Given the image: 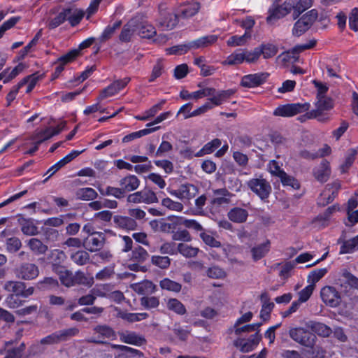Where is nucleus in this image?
<instances>
[{
  "label": "nucleus",
  "instance_id": "1",
  "mask_svg": "<svg viewBox=\"0 0 358 358\" xmlns=\"http://www.w3.org/2000/svg\"><path fill=\"white\" fill-rule=\"evenodd\" d=\"M316 103V108L307 113L308 118H316L320 122H326L329 119L327 111L331 110L333 106V100L327 96H320Z\"/></svg>",
  "mask_w": 358,
  "mask_h": 358
},
{
  "label": "nucleus",
  "instance_id": "2",
  "mask_svg": "<svg viewBox=\"0 0 358 358\" xmlns=\"http://www.w3.org/2000/svg\"><path fill=\"white\" fill-rule=\"evenodd\" d=\"M247 185L262 200L268 199L272 191L270 183L262 177L249 180L247 182Z\"/></svg>",
  "mask_w": 358,
  "mask_h": 358
},
{
  "label": "nucleus",
  "instance_id": "3",
  "mask_svg": "<svg viewBox=\"0 0 358 358\" xmlns=\"http://www.w3.org/2000/svg\"><path fill=\"white\" fill-rule=\"evenodd\" d=\"M127 201L131 203L151 204L158 202L156 194L149 188H144L141 191L130 194L127 197Z\"/></svg>",
  "mask_w": 358,
  "mask_h": 358
},
{
  "label": "nucleus",
  "instance_id": "4",
  "mask_svg": "<svg viewBox=\"0 0 358 358\" xmlns=\"http://www.w3.org/2000/svg\"><path fill=\"white\" fill-rule=\"evenodd\" d=\"M15 276L21 280H31L39 275L38 266L30 262H23L14 269Z\"/></svg>",
  "mask_w": 358,
  "mask_h": 358
},
{
  "label": "nucleus",
  "instance_id": "5",
  "mask_svg": "<svg viewBox=\"0 0 358 358\" xmlns=\"http://www.w3.org/2000/svg\"><path fill=\"white\" fill-rule=\"evenodd\" d=\"M289 334L294 341L308 348H312L315 343L316 336L303 328H292Z\"/></svg>",
  "mask_w": 358,
  "mask_h": 358
},
{
  "label": "nucleus",
  "instance_id": "6",
  "mask_svg": "<svg viewBox=\"0 0 358 358\" xmlns=\"http://www.w3.org/2000/svg\"><path fill=\"white\" fill-rule=\"evenodd\" d=\"M310 103H291L280 106L275 109L273 115L275 116L292 117L297 113L308 110Z\"/></svg>",
  "mask_w": 358,
  "mask_h": 358
},
{
  "label": "nucleus",
  "instance_id": "7",
  "mask_svg": "<svg viewBox=\"0 0 358 358\" xmlns=\"http://www.w3.org/2000/svg\"><path fill=\"white\" fill-rule=\"evenodd\" d=\"M206 90H210V95H206V96L209 97L207 102L212 104V108L222 105L235 93V90L232 89L217 91L213 87H206Z\"/></svg>",
  "mask_w": 358,
  "mask_h": 358
},
{
  "label": "nucleus",
  "instance_id": "8",
  "mask_svg": "<svg viewBox=\"0 0 358 358\" xmlns=\"http://www.w3.org/2000/svg\"><path fill=\"white\" fill-rule=\"evenodd\" d=\"M106 236L103 232L99 231L93 236H87L83 240V246L89 252H98L105 245Z\"/></svg>",
  "mask_w": 358,
  "mask_h": 358
},
{
  "label": "nucleus",
  "instance_id": "9",
  "mask_svg": "<svg viewBox=\"0 0 358 358\" xmlns=\"http://www.w3.org/2000/svg\"><path fill=\"white\" fill-rule=\"evenodd\" d=\"M130 78L126 77L123 79L117 80L101 90L97 100L102 101L104 99L112 96L124 88L129 83Z\"/></svg>",
  "mask_w": 358,
  "mask_h": 358
},
{
  "label": "nucleus",
  "instance_id": "10",
  "mask_svg": "<svg viewBox=\"0 0 358 358\" xmlns=\"http://www.w3.org/2000/svg\"><path fill=\"white\" fill-rule=\"evenodd\" d=\"M324 303L331 307H336L341 303V296L338 292L331 286L323 287L320 292Z\"/></svg>",
  "mask_w": 358,
  "mask_h": 358
},
{
  "label": "nucleus",
  "instance_id": "11",
  "mask_svg": "<svg viewBox=\"0 0 358 358\" xmlns=\"http://www.w3.org/2000/svg\"><path fill=\"white\" fill-rule=\"evenodd\" d=\"M94 331L96 336L92 338L90 341L94 343H105L106 339L115 336L114 330L108 325H98L94 328Z\"/></svg>",
  "mask_w": 358,
  "mask_h": 358
},
{
  "label": "nucleus",
  "instance_id": "12",
  "mask_svg": "<svg viewBox=\"0 0 358 358\" xmlns=\"http://www.w3.org/2000/svg\"><path fill=\"white\" fill-rule=\"evenodd\" d=\"M214 197L210 203L214 206L228 205L231 203V199L234 194L230 192L227 188H220L213 190Z\"/></svg>",
  "mask_w": 358,
  "mask_h": 358
},
{
  "label": "nucleus",
  "instance_id": "13",
  "mask_svg": "<svg viewBox=\"0 0 358 358\" xmlns=\"http://www.w3.org/2000/svg\"><path fill=\"white\" fill-rule=\"evenodd\" d=\"M268 74L266 73H258L244 76L241 82V85L245 87H255L263 84Z\"/></svg>",
  "mask_w": 358,
  "mask_h": 358
},
{
  "label": "nucleus",
  "instance_id": "14",
  "mask_svg": "<svg viewBox=\"0 0 358 358\" xmlns=\"http://www.w3.org/2000/svg\"><path fill=\"white\" fill-rule=\"evenodd\" d=\"M140 183V180L135 175L131 174L124 176L119 181V185L121 187L124 194L137 189Z\"/></svg>",
  "mask_w": 358,
  "mask_h": 358
},
{
  "label": "nucleus",
  "instance_id": "15",
  "mask_svg": "<svg viewBox=\"0 0 358 358\" xmlns=\"http://www.w3.org/2000/svg\"><path fill=\"white\" fill-rule=\"evenodd\" d=\"M79 55V50H72L58 59L59 65L55 68L52 79L57 78L63 71L64 65L73 61Z\"/></svg>",
  "mask_w": 358,
  "mask_h": 358
},
{
  "label": "nucleus",
  "instance_id": "16",
  "mask_svg": "<svg viewBox=\"0 0 358 358\" xmlns=\"http://www.w3.org/2000/svg\"><path fill=\"white\" fill-rule=\"evenodd\" d=\"M341 185L339 180H335L326 185L324 190L321 194L322 199L326 200L323 205L331 202L336 196L338 192L341 189Z\"/></svg>",
  "mask_w": 358,
  "mask_h": 358
},
{
  "label": "nucleus",
  "instance_id": "17",
  "mask_svg": "<svg viewBox=\"0 0 358 358\" xmlns=\"http://www.w3.org/2000/svg\"><path fill=\"white\" fill-rule=\"evenodd\" d=\"M66 259V256L64 252L58 249L51 250L48 256V259L51 264L54 272L63 267L62 264L64 262Z\"/></svg>",
  "mask_w": 358,
  "mask_h": 358
},
{
  "label": "nucleus",
  "instance_id": "18",
  "mask_svg": "<svg viewBox=\"0 0 358 358\" xmlns=\"http://www.w3.org/2000/svg\"><path fill=\"white\" fill-rule=\"evenodd\" d=\"M248 211L241 207H234L227 213L229 220L234 223L241 224L247 221Z\"/></svg>",
  "mask_w": 358,
  "mask_h": 358
},
{
  "label": "nucleus",
  "instance_id": "19",
  "mask_svg": "<svg viewBox=\"0 0 358 358\" xmlns=\"http://www.w3.org/2000/svg\"><path fill=\"white\" fill-rule=\"evenodd\" d=\"M114 223L120 228L126 230H135L138 227L136 221L130 216L115 215Z\"/></svg>",
  "mask_w": 358,
  "mask_h": 358
},
{
  "label": "nucleus",
  "instance_id": "20",
  "mask_svg": "<svg viewBox=\"0 0 358 358\" xmlns=\"http://www.w3.org/2000/svg\"><path fill=\"white\" fill-rule=\"evenodd\" d=\"M218 39L217 35L210 34L200 37L194 41H191L192 48L193 50L201 49L208 48L215 44Z\"/></svg>",
  "mask_w": 358,
  "mask_h": 358
},
{
  "label": "nucleus",
  "instance_id": "21",
  "mask_svg": "<svg viewBox=\"0 0 358 358\" xmlns=\"http://www.w3.org/2000/svg\"><path fill=\"white\" fill-rule=\"evenodd\" d=\"M331 175L329 163L327 160H323L318 167L314 171V176L317 180L321 182L327 181Z\"/></svg>",
  "mask_w": 358,
  "mask_h": 358
},
{
  "label": "nucleus",
  "instance_id": "22",
  "mask_svg": "<svg viewBox=\"0 0 358 358\" xmlns=\"http://www.w3.org/2000/svg\"><path fill=\"white\" fill-rule=\"evenodd\" d=\"M122 342L136 345H141L145 343V339L134 331H125L120 334Z\"/></svg>",
  "mask_w": 358,
  "mask_h": 358
},
{
  "label": "nucleus",
  "instance_id": "23",
  "mask_svg": "<svg viewBox=\"0 0 358 358\" xmlns=\"http://www.w3.org/2000/svg\"><path fill=\"white\" fill-rule=\"evenodd\" d=\"M132 288L136 293L142 295L151 294L156 291V285L150 280L134 284Z\"/></svg>",
  "mask_w": 358,
  "mask_h": 358
},
{
  "label": "nucleus",
  "instance_id": "24",
  "mask_svg": "<svg viewBox=\"0 0 358 358\" xmlns=\"http://www.w3.org/2000/svg\"><path fill=\"white\" fill-rule=\"evenodd\" d=\"M271 242L267 240L264 243L253 247L250 252L254 261L257 262L263 258L270 250Z\"/></svg>",
  "mask_w": 358,
  "mask_h": 358
},
{
  "label": "nucleus",
  "instance_id": "25",
  "mask_svg": "<svg viewBox=\"0 0 358 358\" xmlns=\"http://www.w3.org/2000/svg\"><path fill=\"white\" fill-rule=\"evenodd\" d=\"M66 18L72 27L78 24L84 17L85 13L82 10L66 8Z\"/></svg>",
  "mask_w": 358,
  "mask_h": 358
},
{
  "label": "nucleus",
  "instance_id": "26",
  "mask_svg": "<svg viewBox=\"0 0 358 358\" xmlns=\"http://www.w3.org/2000/svg\"><path fill=\"white\" fill-rule=\"evenodd\" d=\"M116 310H117V317H120L129 322L141 321L148 318L149 316V315L147 313H132L124 312L117 308H116Z\"/></svg>",
  "mask_w": 358,
  "mask_h": 358
},
{
  "label": "nucleus",
  "instance_id": "27",
  "mask_svg": "<svg viewBox=\"0 0 358 358\" xmlns=\"http://www.w3.org/2000/svg\"><path fill=\"white\" fill-rule=\"evenodd\" d=\"M200 8L199 2L188 3L180 7L179 13L183 18L191 17L199 12Z\"/></svg>",
  "mask_w": 358,
  "mask_h": 358
},
{
  "label": "nucleus",
  "instance_id": "28",
  "mask_svg": "<svg viewBox=\"0 0 358 358\" xmlns=\"http://www.w3.org/2000/svg\"><path fill=\"white\" fill-rule=\"evenodd\" d=\"M178 22V15L173 13H167L159 22V25L166 30L173 29Z\"/></svg>",
  "mask_w": 358,
  "mask_h": 358
},
{
  "label": "nucleus",
  "instance_id": "29",
  "mask_svg": "<svg viewBox=\"0 0 358 358\" xmlns=\"http://www.w3.org/2000/svg\"><path fill=\"white\" fill-rule=\"evenodd\" d=\"M177 252L186 258H192L197 256L199 248L180 243L177 245Z\"/></svg>",
  "mask_w": 358,
  "mask_h": 358
},
{
  "label": "nucleus",
  "instance_id": "30",
  "mask_svg": "<svg viewBox=\"0 0 358 358\" xmlns=\"http://www.w3.org/2000/svg\"><path fill=\"white\" fill-rule=\"evenodd\" d=\"M29 249L36 255H44L48 251V246L38 238H32L27 242Z\"/></svg>",
  "mask_w": 358,
  "mask_h": 358
},
{
  "label": "nucleus",
  "instance_id": "31",
  "mask_svg": "<svg viewBox=\"0 0 358 358\" xmlns=\"http://www.w3.org/2000/svg\"><path fill=\"white\" fill-rule=\"evenodd\" d=\"M59 286V285L57 280L52 277H45L36 284V287L41 291L56 290L58 289Z\"/></svg>",
  "mask_w": 358,
  "mask_h": 358
},
{
  "label": "nucleus",
  "instance_id": "32",
  "mask_svg": "<svg viewBox=\"0 0 358 358\" xmlns=\"http://www.w3.org/2000/svg\"><path fill=\"white\" fill-rule=\"evenodd\" d=\"M59 275L61 283L65 287H70L73 286V273L64 267L55 271Z\"/></svg>",
  "mask_w": 358,
  "mask_h": 358
},
{
  "label": "nucleus",
  "instance_id": "33",
  "mask_svg": "<svg viewBox=\"0 0 358 358\" xmlns=\"http://www.w3.org/2000/svg\"><path fill=\"white\" fill-rule=\"evenodd\" d=\"M244 58L243 49H238L229 55L222 64L229 66L238 65L244 62Z\"/></svg>",
  "mask_w": 358,
  "mask_h": 358
},
{
  "label": "nucleus",
  "instance_id": "34",
  "mask_svg": "<svg viewBox=\"0 0 358 358\" xmlns=\"http://www.w3.org/2000/svg\"><path fill=\"white\" fill-rule=\"evenodd\" d=\"M57 134H58V131H53L52 127H48L44 130L36 133L34 136H31V139L36 140V144L40 145L43 141Z\"/></svg>",
  "mask_w": 358,
  "mask_h": 358
},
{
  "label": "nucleus",
  "instance_id": "35",
  "mask_svg": "<svg viewBox=\"0 0 358 358\" xmlns=\"http://www.w3.org/2000/svg\"><path fill=\"white\" fill-rule=\"evenodd\" d=\"M180 188L181 190L182 200H189L194 198L199 192V189L196 185L189 183L181 185Z\"/></svg>",
  "mask_w": 358,
  "mask_h": 358
},
{
  "label": "nucleus",
  "instance_id": "36",
  "mask_svg": "<svg viewBox=\"0 0 358 358\" xmlns=\"http://www.w3.org/2000/svg\"><path fill=\"white\" fill-rule=\"evenodd\" d=\"M160 128V127H151V128H146L138 131L132 132L128 135H126L122 138L123 143H128L130 142L136 138H141L143 136L150 134L157 130H158Z\"/></svg>",
  "mask_w": 358,
  "mask_h": 358
},
{
  "label": "nucleus",
  "instance_id": "37",
  "mask_svg": "<svg viewBox=\"0 0 358 358\" xmlns=\"http://www.w3.org/2000/svg\"><path fill=\"white\" fill-rule=\"evenodd\" d=\"M260 55H263L264 59H268L274 57L278 51V48L275 45L271 43L262 44L258 46Z\"/></svg>",
  "mask_w": 358,
  "mask_h": 358
},
{
  "label": "nucleus",
  "instance_id": "38",
  "mask_svg": "<svg viewBox=\"0 0 358 358\" xmlns=\"http://www.w3.org/2000/svg\"><path fill=\"white\" fill-rule=\"evenodd\" d=\"M98 196L96 191L91 187L78 189L76 192V197L78 199L90 201L93 200Z\"/></svg>",
  "mask_w": 358,
  "mask_h": 358
},
{
  "label": "nucleus",
  "instance_id": "39",
  "mask_svg": "<svg viewBox=\"0 0 358 358\" xmlns=\"http://www.w3.org/2000/svg\"><path fill=\"white\" fill-rule=\"evenodd\" d=\"M210 90H206V88L189 93L187 90H182L180 93V97L183 100L191 99H199L205 97L206 95H210Z\"/></svg>",
  "mask_w": 358,
  "mask_h": 358
},
{
  "label": "nucleus",
  "instance_id": "40",
  "mask_svg": "<svg viewBox=\"0 0 358 358\" xmlns=\"http://www.w3.org/2000/svg\"><path fill=\"white\" fill-rule=\"evenodd\" d=\"M6 250L8 253L14 254L18 252L22 246V241L17 237H10L6 239Z\"/></svg>",
  "mask_w": 358,
  "mask_h": 358
},
{
  "label": "nucleus",
  "instance_id": "41",
  "mask_svg": "<svg viewBox=\"0 0 358 358\" xmlns=\"http://www.w3.org/2000/svg\"><path fill=\"white\" fill-rule=\"evenodd\" d=\"M3 289L6 292H13L14 295H20L24 289V282L20 281L8 280L3 285Z\"/></svg>",
  "mask_w": 358,
  "mask_h": 358
},
{
  "label": "nucleus",
  "instance_id": "42",
  "mask_svg": "<svg viewBox=\"0 0 358 358\" xmlns=\"http://www.w3.org/2000/svg\"><path fill=\"white\" fill-rule=\"evenodd\" d=\"M113 347V348L119 350L122 352V355L125 358H133L143 356V353L139 350L126 345H114Z\"/></svg>",
  "mask_w": 358,
  "mask_h": 358
},
{
  "label": "nucleus",
  "instance_id": "43",
  "mask_svg": "<svg viewBox=\"0 0 358 358\" xmlns=\"http://www.w3.org/2000/svg\"><path fill=\"white\" fill-rule=\"evenodd\" d=\"M167 308L173 311L178 315H185L186 313V308L185 306L177 299H169L166 303Z\"/></svg>",
  "mask_w": 358,
  "mask_h": 358
},
{
  "label": "nucleus",
  "instance_id": "44",
  "mask_svg": "<svg viewBox=\"0 0 358 358\" xmlns=\"http://www.w3.org/2000/svg\"><path fill=\"white\" fill-rule=\"evenodd\" d=\"M150 262L153 266L161 269H167L171 265V259L168 256L153 255Z\"/></svg>",
  "mask_w": 358,
  "mask_h": 358
},
{
  "label": "nucleus",
  "instance_id": "45",
  "mask_svg": "<svg viewBox=\"0 0 358 358\" xmlns=\"http://www.w3.org/2000/svg\"><path fill=\"white\" fill-rule=\"evenodd\" d=\"M250 37V32L245 31V34L242 36L235 35L230 37L227 41V44L232 47L243 45Z\"/></svg>",
  "mask_w": 358,
  "mask_h": 358
},
{
  "label": "nucleus",
  "instance_id": "46",
  "mask_svg": "<svg viewBox=\"0 0 358 358\" xmlns=\"http://www.w3.org/2000/svg\"><path fill=\"white\" fill-rule=\"evenodd\" d=\"M71 260L79 266H83L90 262V255L87 251L78 250L71 255Z\"/></svg>",
  "mask_w": 358,
  "mask_h": 358
},
{
  "label": "nucleus",
  "instance_id": "47",
  "mask_svg": "<svg viewBox=\"0 0 358 358\" xmlns=\"http://www.w3.org/2000/svg\"><path fill=\"white\" fill-rule=\"evenodd\" d=\"M99 192L103 196H113L118 199H120L125 196L120 186V187L107 186L106 188L99 189Z\"/></svg>",
  "mask_w": 358,
  "mask_h": 358
},
{
  "label": "nucleus",
  "instance_id": "48",
  "mask_svg": "<svg viewBox=\"0 0 358 358\" xmlns=\"http://www.w3.org/2000/svg\"><path fill=\"white\" fill-rule=\"evenodd\" d=\"M160 287L162 289H166L168 291L173 292H179L182 289V285L175 282L169 278H164L159 282Z\"/></svg>",
  "mask_w": 358,
  "mask_h": 358
},
{
  "label": "nucleus",
  "instance_id": "49",
  "mask_svg": "<svg viewBox=\"0 0 358 358\" xmlns=\"http://www.w3.org/2000/svg\"><path fill=\"white\" fill-rule=\"evenodd\" d=\"M135 31L134 24L129 22L124 25L119 38L122 42H129Z\"/></svg>",
  "mask_w": 358,
  "mask_h": 358
},
{
  "label": "nucleus",
  "instance_id": "50",
  "mask_svg": "<svg viewBox=\"0 0 358 358\" xmlns=\"http://www.w3.org/2000/svg\"><path fill=\"white\" fill-rule=\"evenodd\" d=\"M93 283V278H87L82 271H78L73 274V286L76 285H84L91 287Z\"/></svg>",
  "mask_w": 358,
  "mask_h": 358
},
{
  "label": "nucleus",
  "instance_id": "51",
  "mask_svg": "<svg viewBox=\"0 0 358 358\" xmlns=\"http://www.w3.org/2000/svg\"><path fill=\"white\" fill-rule=\"evenodd\" d=\"M149 257L148 251L141 246L134 248L131 252V259L138 262H144Z\"/></svg>",
  "mask_w": 358,
  "mask_h": 358
},
{
  "label": "nucleus",
  "instance_id": "52",
  "mask_svg": "<svg viewBox=\"0 0 358 358\" xmlns=\"http://www.w3.org/2000/svg\"><path fill=\"white\" fill-rule=\"evenodd\" d=\"M79 330L76 327H71L56 331L59 343L66 341L71 337L76 336Z\"/></svg>",
  "mask_w": 358,
  "mask_h": 358
},
{
  "label": "nucleus",
  "instance_id": "53",
  "mask_svg": "<svg viewBox=\"0 0 358 358\" xmlns=\"http://www.w3.org/2000/svg\"><path fill=\"white\" fill-rule=\"evenodd\" d=\"M313 0H296L295 9L293 12L294 19L297 18L303 12L311 7Z\"/></svg>",
  "mask_w": 358,
  "mask_h": 358
},
{
  "label": "nucleus",
  "instance_id": "54",
  "mask_svg": "<svg viewBox=\"0 0 358 358\" xmlns=\"http://www.w3.org/2000/svg\"><path fill=\"white\" fill-rule=\"evenodd\" d=\"M358 248V235L343 243L341 247V253H350Z\"/></svg>",
  "mask_w": 358,
  "mask_h": 358
},
{
  "label": "nucleus",
  "instance_id": "55",
  "mask_svg": "<svg viewBox=\"0 0 358 358\" xmlns=\"http://www.w3.org/2000/svg\"><path fill=\"white\" fill-rule=\"evenodd\" d=\"M22 232L27 236H34L38 234V228L30 220H25L22 223Z\"/></svg>",
  "mask_w": 358,
  "mask_h": 358
},
{
  "label": "nucleus",
  "instance_id": "56",
  "mask_svg": "<svg viewBox=\"0 0 358 358\" xmlns=\"http://www.w3.org/2000/svg\"><path fill=\"white\" fill-rule=\"evenodd\" d=\"M285 10L282 7L280 6H273V8H270L268 12L269 15L266 17V20L268 22H272L276 20L283 17L287 14H284Z\"/></svg>",
  "mask_w": 358,
  "mask_h": 358
},
{
  "label": "nucleus",
  "instance_id": "57",
  "mask_svg": "<svg viewBox=\"0 0 358 358\" xmlns=\"http://www.w3.org/2000/svg\"><path fill=\"white\" fill-rule=\"evenodd\" d=\"M192 50L191 43L180 44L166 49L169 55H182Z\"/></svg>",
  "mask_w": 358,
  "mask_h": 358
},
{
  "label": "nucleus",
  "instance_id": "58",
  "mask_svg": "<svg viewBox=\"0 0 358 358\" xmlns=\"http://www.w3.org/2000/svg\"><path fill=\"white\" fill-rule=\"evenodd\" d=\"M244 62L249 64L256 63L260 57L259 49L257 48L252 50L243 49Z\"/></svg>",
  "mask_w": 358,
  "mask_h": 358
},
{
  "label": "nucleus",
  "instance_id": "59",
  "mask_svg": "<svg viewBox=\"0 0 358 358\" xmlns=\"http://www.w3.org/2000/svg\"><path fill=\"white\" fill-rule=\"evenodd\" d=\"M138 34L142 38H150L156 35V29L151 24H143L141 25Z\"/></svg>",
  "mask_w": 358,
  "mask_h": 358
},
{
  "label": "nucleus",
  "instance_id": "60",
  "mask_svg": "<svg viewBox=\"0 0 358 358\" xmlns=\"http://www.w3.org/2000/svg\"><path fill=\"white\" fill-rule=\"evenodd\" d=\"M162 205L169 210L177 212H181L184 208L183 205L180 202L174 201L168 197L162 199Z\"/></svg>",
  "mask_w": 358,
  "mask_h": 358
},
{
  "label": "nucleus",
  "instance_id": "61",
  "mask_svg": "<svg viewBox=\"0 0 358 358\" xmlns=\"http://www.w3.org/2000/svg\"><path fill=\"white\" fill-rule=\"evenodd\" d=\"M310 27V26L308 25V23L305 22V21L300 18L298 21L295 22L292 29V34L294 36H300L303 33H305Z\"/></svg>",
  "mask_w": 358,
  "mask_h": 358
},
{
  "label": "nucleus",
  "instance_id": "62",
  "mask_svg": "<svg viewBox=\"0 0 358 358\" xmlns=\"http://www.w3.org/2000/svg\"><path fill=\"white\" fill-rule=\"evenodd\" d=\"M140 303L145 308L151 309L159 305V300L156 296H143L140 299Z\"/></svg>",
  "mask_w": 358,
  "mask_h": 358
},
{
  "label": "nucleus",
  "instance_id": "63",
  "mask_svg": "<svg viewBox=\"0 0 358 358\" xmlns=\"http://www.w3.org/2000/svg\"><path fill=\"white\" fill-rule=\"evenodd\" d=\"M25 348V344L22 343L18 347L8 350L3 358H21Z\"/></svg>",
  "mask_w": 358,
  "mask_h": 358
},
{
  "label": "nucleus",
  "instance_id": "64",
  "mask_svg": "<svg viewBox=\"0 0 358 358\" xmlns=\"http://www.w3.org/2000/svg\"><path fill=\"white\" fill-rule=\"evenodd\" d=\"M341 277L343 281L348 282L351 287L358 289V278L350 273L348 270L341 271Z\"/></svg>",
  "mask_w": 358,
  "mask_h": 358
}]
</instances>
